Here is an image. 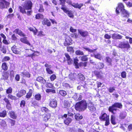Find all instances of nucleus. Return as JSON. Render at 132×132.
<instances>
[{
  "mask_svg": "<svg viewBox=\"0 0 132 132\" xmlns=\"http://www.w3.org/2000/svg\"><path fill=\"white\" fill-rule=\"evenodd\" d=\"M116 11L117 14H119L120 12L122 17V20L125 21L126 20L125 18H127L129 16L128 12L125 9L124 5L122 3H119L118 4V7L117 8Z\"/></svg>",
  "mask_w": 132,
  "mask_h": 132,
  "instance_id": "obj_1",
  "label": "nucleus"
},
{
  "mask_svg": "<svg viewBox=\"0 0 132 132\" xmlns=\"http://www.w3.org/2000/svg\"><path fill=\"white\" fill-rule=\"evenodd\" d=\"M75 107L77 111H84L87 108V103L85 101L82 100L77 103Z\"/></svg>",
  "mask_w": 132,
  "mask_h": 132,
  "instance_id": "obj_2",
  "label": "nucleus"
},
{
  "mask_svg": "<svg viewBox=\"0 0 132 132\" xmlns=\"http://www.w3.org/2000/svg\"><path fill=\"white\" fill-rule=\"evenodd\" d=\"M118 46V47L122 49L125 52H129L130 50V46L128 41L120 42Z\"/></svg>",
  "mask_w": 132,
  "mask_h": 132,
  "instance_id": "obj_3",
  "label": "nucleus"
},
{
  "mask_svg": "<svg viewBox=\"0 0 132 132\" xmlns=\"http://www.w3.org/2000/svg\"><path fill=\"white\" fill-rule=\"evenodd\" d=\"M121 104L119 103H115L111 106L109 107V110L112 113L115 114L116 113L117 108L121 109L122 107Z\"/></svg>",
  "mask_w": 132,
  "mask_h": 132,
  "instance_id": "obj_4",
  "label": "nucleus"
},
{
  "mask_svg": "<svg viewBox=\"0 0 132 132\" xmlns=\"http://www.w3.org/2000/svg\"><path fill=\"white\" fill-rule=\"evenodd\" d=\"M23 5V7L26 10H28L27 12V15H31L32 12V11L31 10V8L32 6V2L30 1H25Z\"/></svg>",
  "mask_w": 132,
  "mask_h": 132,
  "instance_id": "obj_5",
  "label": "nucleus"
},
{
  "mask_svg": "<svg viewBox=\"0 0 132 132\" xmlns=\"http://www.w3.org/2000/svg\"><path fill=\"white\" fill-rule=\"evenodd\" d=\"M83 48L86 50V51H88L89 52L92 53L94 54V57L96 58L97 59L101 60L102 58L101 55L99 53H96L95 52V51L96 49H94V50H91L86 47H83Z\"/></svg>",
  "mask_w": 132,
  "mask_h": 132,
  "instance_id": "obj_6",
  "label": "nucleus"
},
{
  "mask_svg": "<svg viewBox=\"0 0 132 132\" xmlns=\"http://www.w3.org/2000/svg\"><path fill=\"white\" fill-rule=\"evenodd\" d=\"M25 55L26 57L29 56L31 57L32 59L35 56H38V55L36 54V52L33 51L31 48L29 49H26Z\"/></svg>",
  "mask_w": 132,
  "mask_h": 132,
  "instance_id": "obj_7",
  "label": "nucleus"
},
{
  "mask_svg": "<svg viewBox=\"0 0 132 132\" xmlns=\"http://www.w3.org/2000/svg\"><path fill=\"white\" fill-rule=\"evenodd\" d=\"M66 2L69 5H71L75 8H78L79 9H80L81 7L83 5L82 3L79 4L78 3H72L70 0H67L66 1Z\"/></svg>",
  "mask_w": 132,
  "mask_h": 132,
  "instance_id": "obj_8",
  "label": "nucleus"
},
{
  "mask_svg": "<svg viewBox=\"0 0 132 132\" xmlns=\"http://www.w3.org/2000/svg\"><path fill=\"white\" fill-rule=\"evenodd\" d=\"M78 34L84 38L87 36L88 34V33L87 31L81 29H78Z\"/></svg>",
  "mask_w": 132,
  "mask_h": 132,
  "instance_id": "obj_9",
  "label": "nucleus"
},
{
  "mask_svg": "<svg viewBox=\"0 0 132 132\" xmlns=\"http://www.w3.org/2000/svg\"><path fill=\"white\" fill-rule=\"evenodd\" d=\"M10 4V3L5 0H1L0 2V6L2 8H7Z\"/></svg>",
  "mask_w": 132,
  "mask_h": 132,
  "instance_id": "obj_10",
  "label": "nucleus"
},
{
  "mask_svg": "<svg viewBox=\"0 0 132 132\" xmlns=\"http://www.w3.org/2000/svg\"><path fill=\"white\" fill-rule=\"evenodd\" d=\"M61 9L63 10L65 13H67L70 17L73 18L74 17V15L71 11H69L67 9L66 7H62L61 8Z\"/></svg>",
  "mask_w": 132,
  "mask_h": 132,
  "instance_id": "obj_11",
  "label": "nucleus"
},
{
  "mask_svg": "<svg viewBox=\"0 0 132 132\" xmlns=\"http://www.w3.org/2000/svg\"><path fill=\"white\" fill-rule=\"evenodd\" d=\"M88 108L90 111L92 112L95 111L96 108L94 104L92 102H89L88 103Z\"/></svg>",
  "mask_w": 132,
  "mask_h": 132,
  "instance_id": "obj_12",
  "label": "nucleus"
},
{
  "mask_svg": "<svg viewBox=\"0 0 132 132\" xmlns=\"http://www.w3.org/2000/svg\"><path fill=\"white\" fill-rule=\"evenodd\" d=\"M109 116L105 113H102L101 116L99 117L101 121H104L109 119Z\"/></svg>",
  "mask_w": 132,
  "mask_h": 132,
  "instance_id": "obj_13",
  "label": "nucleus"
},
{
  "mask_svg": "<svg viewBox=\"0 0 132 132\" xmlns=\"http://www.w3.org/2000/svg\"><path fill=\"white\" fill-rule=\"evenodd\" d=\"M12 50L13 52L16 54H20L21 53L20 50L17 48L16 46L14 45L12 47Z\"/></svg>",
  "mask_w": 132,
  "mask_h": 132,
  "instance_id": "obj_14",
  "label": "nucleus"
},
{
  "mask_svg": "<svg viewBox=\"0 0 132 132\" xmlns=\"http://www.w3.org/2000/svg\"><path fill=\"white\" fill-rule=\"evenodd\" d=\"M57 102L55 99H53L51 100L49 104L50 106L53 108H55L57 106Z\"/></svg>",
  "mask_w": 132,
  "mask_h": 132,
  "instance_id": "obj_15",
  "label": "nucleus"
},
{
  "mask_svg": "<svg viewBox=\"0 0 132 132\" xmlns=\"http://www.w3.org/2000/svg\"><path fill=\"white\" fill-rule=\"evenodd\" d=\"M20 40L21 42L28 45L31 47H32V45L30 44L28 41L26 37L21 38L20 39Z\"/></svg>",
  "mask_w": 132,
  "mask_h": 132,
  "instance_id": "obj_16",
  "label": "nucleus"
},
{
  "mask_svg": "<svg viewBox=\"0 0 132 132\" xmlns=\"http://www.w3.org/2000/svg\"><path fill=\"white\" fill-rule=\"evenodd\" d=\"M42 24L43 25H46L48 26H51V23L50 21L46 18H44L42 21Z\"/></svg>",
  "mask_w": 132,
  "mask_h": 132,
  "instance_id": "obj_17",
  "label": "nucleus"
},
{
  "mask_svg": "<svg viewBox=\"0 0 132 132\" xmlns=\"http://www.w3.org/2000/svg\"><path fill=\"white\" fill-rule=\"evenodd\" d=\"M26 93V91L24 90H22L18 92L17 94V96L19 97L22 96L24 95Z\"/></svg>",
  "mask_w": 132,
  "mask_h": 132,
  "instance_id": "obj_18",
  "label": "nucleus"
},
{
  "mask_svg": "<svg viewBox=\"0 0 132 132\" xmlns=\"http://www.w3.org/2000/svg\"><path fill=\"white\" fill-rule=\"evenodd\" d=\"M112 37L114 39H121L122 38V36L120 35L114 34L112 35Z\"/></svg>",
  "mask_w": 132,
  "mask_h": 132,
  "instance_id": "obj_19",
  "label": "nucleus"
},
{
  "mask_svg": "<svg viewBox=\"0 0 132 132\" xmlns=\"http://www.w3.org/2000/svg\"><path fill=\"white\" fill-rule=\"evenodd\" d=\"M73 98L76 101H80L81 99V96L80 95H78L77 94H75L73 95Z\"/></svg>",
  "mask_w": 132,
  "mask_h": 132,
  "instance_id": "obj_20",
  "label": "nucleus"
},
{
  "mask_svg": "<svg viewBox=\"0 0 132 132\" xmlns=\"http://www.w3.org/2000/svg\"><path fill=\"white\" fill-rule=\"evenodd\" d=\"M37 80L43 84H44L46 82V80L40 77H39L37 78Z\"/></svg>",
  "mask_w": 132,
  "mask_h": 132,
  "instance_id": "obj_21",
  "label": "nucleus"
},
{
  "mask_svg": "<svg viewBox=\"0 0 132 132\" xmlns=\"http://www.w3.org/2000/svg\"><path fill=\"white\" fill-rule=\"evenodd\" d=\"M14 32L16 34H18L21 36L24 37L25 36V35L21 30L18 29H16L14 31Z\"/></svg>",
  "mask_w": 132,
  "mask_h": 132,
  "instance_id": "obj_22",
  "label": "nucleus"
},
{
  "mask_svg": "<svg viewBox=\"0 0 132 132\" xmlns=\"http://www.w3.org/2000/svg\"><path fill=\"white\" fill-rule=\"evenodd\" d=\"M9 76V73L8 71L5 72H4L2 75L1 79L4 80H6L7 79Z\"/></svg>",
  "mask_w": 132,
  "mask_h": 132,
  "instance_id": "obj_23",
  "label": "nucleus"
},
{
  "mask_svg": "<svg viewBox=\"0 0 132 132\" xmlns=\"http://www.w3.org/2000/svg\"><path fill=\"white\" fill-rule=\"evenodd\" d=\"M65 55L67 59L68 64H70L72 63L73 61L71 59L70 57L69 54L67 53H65Z\"/></svg>",
  "mask_w": 132,
  "mask_h": 132,
  "instance_id": "obj_24",
  "label": "nucleus"
},
{
  "mask_svg": "<svg viewBox=\"0 0 132 132\" xmlns=\"http://www.w3.org/2000/svg\"><path fill=\"white\" fill-rule=\"evenodd\" d=\"M21 76L23 77H30V75L29 73L26 70L24 71L23 72L21 73Z\"/></svg>",
  "mask_w": 132,
  "mask_h": 132,
  "instance_id": "obj_25",
  "label": "nucleus"
},
{
  "mask_svg": "<svg viewBox=\"0 0 132 132\" xmlns=\"http://www.w3.org/2000/svg\"><path fill=\"white\" fill-rule=\"evenodd\" d=\"M76 73L70 74L69 76V79L73 81L76 78Z\"/></svg>",
  "mask_w": 132,
  "mask_h": 132,
  "instance_id": "obj_26",
  "label": "nucleus"
},
{
  "mask_svg": "<svg viewBox=\"0 0 132 132\" xmlns=\"http://www.w3.org/2000/svg\"><path fill=\"white\" fill-rule=\"evenodd\" d=\"M51 114L49 113L46 114L43 116V120L44 121H46L50 118Z\"/></svg>",
  "mask_w": 132,
  "mask_h": 132,
  "instance_id": "obj_27",
  "label": "nucleus"
},
{
  "mask_svg": "<svg viewBox=\"0 0 132 132\" xmlns=\"http://www.w3.org/2000/svg\"><path fill=\"white\" fill-rule=\"evenodd\" d=\"M127 116V113L126 112H123L120 113L119 118L121 119H125Z\"/></svg>",
  "mask_w": 132,
  "mask_h": 132,
  "instance_id": "obj_28",
  "label": "nucleus"
},
{
  "mask_svg": "<svg viewBox=\"0 0 132 132\" xmlns=\"http://www.w3.org/2000/svg\"><path fill=\"white\" fill-rule=\"evenodd\" d=\"M0 125L1 127L4 129H6L7 127L6 122L4 120H2L1 122Z\"/></svg>",
  "mask_w": 132,
  "mask_h": 132,
  "instance_id": "obj_29",
  "label": "nucleus"
},
{
  "mask_svg": "<svg viewBox=\"0 0 132 132\" xmlns=\"http://www.w3.org/2000/svg\"><path fill=\"white\" fill-rule=\"evenodd\" d=\"M96 66V68L97 69H101L104 67V64L102 63L99 62L97 64Z\"/></svg>",
  "mask_w": 132,
  "mask_h": 132,
  "instance_id": "obj_30",
  "label": "nucleus"
},
{
  "mask_svg": "<svg viewBox=\"0 0 132 132\" xmlns=\"http://www.w3.org/2000/svg\"><path fill=\"white\" fill-rule=\"evenodd\" d=\"M29 30L34 33V35H36L37 33V30L36 28H32L30 27Z\"/></svg>",
  "mask_w": 132,
  "mask_h": 132,
  "instance_id": "obj_31",
  "label": "nucleus"
},
{
  "mask_svg": "<svg viewBox=\"0 0 132 132\" xmlns=\"http://www.w3.org/2000/svg\"><path fill=\"white\" fill-rule=\"evenodd\" d=\"M19 9L20 11L23 14H27V12H26L25 10H26L25 8L23 6H20L19 7Z\"/></svg>",
  "mask_w": 132,
  "mask_h": 132,
  "instance_id": "obj_32",
  "label": "nucleus"
},
{
  "mask_svg": "<svg viewBox=\"0 0 132 132\" xmlns=\"http://www.w3.org/2000/svg\"><path fill=\"white\" fill-rule=\"evenodd\" d=\"M111 120L112 124L114 125L116 124V123L115 121V117L113 115L111 116Z\"/></svg>",
  "mask_w": 132,
  "mask_h": 132,
  "instance_id": "obj_33",
  "label": "nucleus"
},
{
  "mask_svg": "<svg viewBox=\"0 0 132 132\" xmlns=\"http://www.w3.org/2000/svg\"><path fill=\"white\" fill-rule=\"evenodd\" d=\"M44 16L43 15L40 13L37 14L36 15L35 18L36 19H42L43 18Z\"/></svg>",
  "mask_w": 132,
  "mask_h": 132,
  "instance_id": "obj_34",
  "label": "nucleus"
},
{
  "mask_svg": "<svg viewBox=\"0 0 132 132\" xmlns=\"http://www.w3.org/2000/svg\"><path fill=\"white\" fill-rule=\"evenodd\" d=\"M72 121L71 119L70 118H68L64 121L65 124L68 125Z\"/></svg>",
  "mask_w": 132,
  "mask_h": 132,
  "instance_id": "obj_35",
  "label": "nucleus"
},
{
  "mask_svg": "<svg viewBox=\"0 0 132 132\" xmlns=\"http://www.w3.org/2000/svg\"><path fill=\"white\" fill-rule=\"evenodd\" d=\"M11 117L13 119H15L16 117V116L13 111H11L10 112Z\"/></svg>",
  "mask_w": 132,
  "mask_h": 132,
  "instance_id": "obj_36",
  "label": "nucleus"
},
{
  "mask_svg": "<svg viewBox=\"0 0 132 132\" xmlns=\"http://www.w3.org/2000/svg\"><path fill=\"white\" fill-rule=\"evenodd\" d=\"M7 114L6 111L4 110L0 112V117H5Z\"/></svg>",
  "mask_w": 132,
  "mask_h": 132,
  "instance_id": "obj_37",
  "label": "nucleus"
},
{
  "mask_svg": "<svg viewBox=\"0 0 132 132\" xmlns=\"http://www.w3.org/2000/svg\"><path fill=\"white\" fill-rule=\"evenodd\" d=\"M126 5L129 7H132V0H130L129 1L125 2Z\"/></svg>",
  "mask_w": 132,
  "mask_h": 132,
  "instance_id": "obj_38",
  "label": "nucleus"
},
{
  "mask_svg": "<svg viewBox=\"0 0 132 132\" xmlns=\"http://www.w3.org/2000/svg\"><path fill=\"white\" fill-rule=\"evenodd\" d=\"M2 68L5 71L7 69L8 67L6 63H3L2 65Z\"/></svg>",
  "mask_w": 132,
  "mask_h": 132,
  "instance_id": "obj_39",
  "label": "nucleus"
},
{
  "mask_svg": "<svg viewBox=\"0 0 132 132\" xmlns=\"http://www.w3.org/2000/svg\"><path fill=\"white\" fill-rule=\"evenodd\" d=\"M32 90H30L29 92L27 94L26 96V97L27 98H29L32 96Z\"/></svg>",
  "mask_w": 132,
  "mask_h": 132,
  "instance_id": "obj_40",
  "label": "nucleus"
},
{
  "mask_svg": "<svg viewBox=\"0 0 132 132\" xmlns=\"http://www.w3.org/2000/svg\"><path fill=\"white\" fill-rule=\"evenodd\" d=\"M63 105L64 108H67L70 106V104L68 101H65L64 102Z\"/></svg>",
  "mask_w": 132,
  "mask_h": 132,
  "instance_id": "obj_41",
  "label": "nucleus"
},
{
  "mask_svg": "<svg viewBox=\"0 0 132 132\" xmlns=\"http://www.w3.org/2000/svg\"><path fill=\"white\" fill-rule=\"evenodd\" d=\"M59 93L60 94L63 96H65L67 94L66 91L63 90H60Z\"/></svg>",
  "mask_w": 132,
  "mask_h": 132,
  "instance_id": "obj_42",
  "label": "nucleus"
},
{
  "mask_svg": "<svg viewBox=\"0 0 132 132\" xmlns=\"http://www.w3.org/2000/svg\"><path fill=\"white\" fill-rule=\"evenodd\" d=\"M41 111L43 112L48 113L50 111L46 108L45 107H42L41 108Z\"/></svg>",
  "mask_w": 132,
  "mask_h": 132,
  "instance_id": "obj_43",
  "label": "nucleus"
},
{
  "mask_svg": "<svg viewBox=\"0 0 132 132\" xmlns=\"http://www.w3.org/2000/svg\"><path fill=\"white\" fill-rule=\"evenodd\" d=\"M45 86L48 88H53V85L50 82H47L45 85Z\"/></svg>",
  "mask_w": 132,
  "mask_h": 132,
  "instance_id": "obj_44",
  "label": "nucleus"
},
{
  "mask_svg": "<svg viewBox=\"0 0 132 132\" xmlns=\"http://www.w3.org/2000/svg\"><path fill=\"white\" fill-rule=\"evenodd\" d=\"M8 97L9 98H10L12 100H16L17 99V97L13 96L11 94H9L8 95Z\"/></svg>",
  "mask_w": 132,
  "mask_h": 132,
  "instance_id": "obj_45",
  "label": "nucleus"
},
{
  "mask_svg": "<svg viewBox=\"0 0 132 132\" xmlns=\"http://www.w3.org/2000/svg\"><path fill=\"white\" fill-rule=\"evenodd\" d=\"M78 77L81 80H84L85 79L84 76L81 73L78 74Z\"/></svg>",
  "mask_w": 132,
  "mask_h": 132,
  "instance_id": "obj_46",
  "label": "nucleus"
},
{
  "mask_svg": "<svg viewBox=\"0 0 132 132\" xmlns=\"http://www.w3.org/2000/svg\"><path fill=\"white\" fill-rule=\"evenodd\" d=\"M41 96L39 94H38L35 96V99L37 100H41Z\"/></svg>",
  "mask_w": 132,
  "mask_h": 132,
  "instance_id": "obj_47",
  "label": "nucleus"
},
{
  "mask_svg": "<svg viewBox=\"0 0 132 132\" xmlns=\"http://www.w3.org/2000/svg\"><path fill=\"white\" fill-rule=\"evenodd\" d=\"M51 68H46V71L47 73L49 74H51L53 73V72L51 69Z\"/></svg>",
  "mask_w": 132,
  "mask_h": 132,
  "instance_id": "obj_48",
  "label": "nucleus"
},
{
  "mask_svg": "<svg viewBox=\"0 0 132 132\" xmlns=\"http://www.w3.org/2000/svg\"><path fill=\"white\" fill-rule=\"evenodd\" d=\"M78 60L77 58H75L74 60V63L75 64V65L76 66V68H78Z\"/></svg>",
  "mask_w": 132,
  "mask_h": 132,
  "instance_id": "obj_49",
  "label": "nucleus"
},
{
  "mask_svg": "<svg viewBox=\"0 0 132 132\" xmlns=\"http://www.w3.org/2000/svg\"><path fill=\"white\" fill-rule=\"evenodd\" d=\"M106 62L109 63V64L110 65H111V62L112 61V59L108 57H106Z\"/></svg>",
  "mask_w": 132,
  "mask_h": 132,
  "instance_id": "obj_50",
  "label": "nucleus"
},
{
  "mask_svg": "<svg viewBox=\"0 0 132 132\" xmlns=\"http://www.w3.org/2000/svg\"><path fill=\"white\" fill-rule=\"evenodd\" d=\"M75 53L77 55H82L84 54L83 52L80 50L76 51L75 52Z\"/></svg>",
  "mask_w": 132,
  "mask_h": 132,
  "instance_id": "obj_51",
  "label": "nucleus"
},
{
  "mask_svg": "<svg viewBox=\"0 0 132 132\" xmlns=\"http://www.w3.org/2000/svg\"><path fill=\"white\" fill-rule=\"evenodd\" d=\"M37 35L40 37H42L44 36L45 34L43 31H41L38 32Z\"/></svg>",
  "mask_w": 132,
  "mask_h": 132,
  "instance_id": "obj_52",
  "label": "nucleus"
},
{
  "mask_svg": "<svg viewBox=\"0 0 132 132\" xmlns=\"http://www.w3.org/2000/svg\"><path fill=\"white\" fill-rule=\"evenodd\" d=\"M88 58L87 57V55H84L82 56L81 57V60L83 61H87Z\"/></svg>",
  "mask_w": 132,
  "mask_h": 132,
  "instance_id": "obj_53",
  "label": "nucleus"
},
{
  "mask_svg": "<svg viewBox=\"0 0 132 132\" xmlns=\"http://www.w3.org/2000/svg\"><path fill=\"white\" fill-rule=\"evenodd\" d=\"M12 88L10 87L8 88L6 90V93L7 94H9L12 92Z\"/></svg>",
  "mask_w": 132,
  "mask_h": 132,
  "instance_id": "obj_54",
  "label": "nucleus"
},
{
  "mask_svg": "<svg viewBox=\"0 0 132 132\" xmlns=\"http://www.w3.org/2000/svg\"><path fill=\"white\" fill-rule=\"evenodd\" d=\"M39 7L40 8L39 10V11L40 12H43L44 9H43V5L41 4L40 5Z\"/></svg>",
  "mask_w": 132,
  "mask_h": 132,
  "instance_id": "obj_55",
  "label": "nucleus"
},
{
  "mask_svg": "<svg viewBox=\"0 0 132 132\" xmlns=\"http://www.w3.org/2000/svg\"><path fill=\"white\" fill-rule=\"evenodd\" d=\"M56 78V76L55 74H53L50 77V79L51 81H53Z\"/></svg>",
  "mask_w": 132,
  "mask_h": 132,
  "instance_id": "obj_56",
  "label": "nucleus"
},
{
  "mask_svg": "<svg viewBox=\"0 0 132 132\" xmlns=\"http://www.w3.org/2000/svg\"><path fill=\"white\" fill-rule=\"evenodd\" d=\"M126 73L125 71H123L121 74V77L123 78H126Z\"/></svg>",
  "mask_w": 132,
  "mask_h": 132,
  "instance_id": "obj_57",
  "label": "nucleus"
},
{
  "mask_svg": "<svg viewBox=\"0 0 132 132\" xmlns=\"http://www.w3.org/2000/svg\"><path fill=\"white\" fill-rule=\"evenodd\" d=\"M63 86L64 87L67 88H70L71 87L70 85L69 84L67 83H65L63 84Z\"/></svg>",
  "mask_w": 132,
  "mask_h": 132,
  "instance_id": "obj_58",
  "label": "nucleus"
},
{
  "mask_svg": "<svg viewBox=\"0 0 132 132\" xmlns=\"http://www.w3.org/2000/svg\"><path fill=\"white\" fill-rule=\"evenodd\" d=\"M115 90L114 88L113 87H110L108 89L109 92L110 93L113 92Z\"/></svg>",
  "mask_w": 132,
  "mask_h": 132,
  "instance_id": "obj_59",
  "label": "nucleus"
},
{
  "mask_svg": "<svg viewBox=\"0 0 132 132\" xmlns=\"http://www.w3.org/2000/svg\"><path fill=\"white\" fill-rule=\"evenodd\" d=\"M2 52L3 53H5L6 52V48L5 46H3L1 49Z\"/></svg>",
  "mask_w": 132,
  "mask_h": 132,
  "instance_id": "obj_60",
  "label": "nucleus"
},
{
  "mask_svg": "<svg viewBox=\"0 0 132 132\" xmlns=\"http://www.w3.org/2000/svg\"><path fill=\"white\" fill-rule=\"evenodd\" d=\"M46 92L47 93H49L52 92L53 93H55V90L53 89H47L46 90Z\"/></svg>",
  "mask_w": 132,
  "mask_h": 132,
  "instance_id": "obj_61",
  "label": "nucleus"
},
{
  "mask_svg": "<svg viewBox=\"0 0 132 132\" xmlns=\"http://www.w3.org/2000/svg\"><path fill=\"white\" fill-rule=\"evenodd\" d=\"M25 102L24 100L21 101L20 103V106L21 107H23L25 106Z\"/></svg>",
  "mask_w": 132,
  "mask_h": 132,
  "instance_id": "obj_62",
  "label": "nucleus"
},
{
  "mask_svg": "<svg viewBox=\"0 0 132 132\" xmlns=\"http://www.w3.org/2000/svg\"><path fill=\"white\" fill-rule=\"evenodd\" d=\"M3 42L4 44L6 45H8L10 43L9 41H8L6 40V39H3Z\"/></svg>",
  "mask_w": 132,
  "mask_h": 132,
  "instance_id": "obj_63",
  "label": "nucleus"
},
{
  "mask_svg": "<svg viewBox=\"0 0 132 132\" xmlns=\"http://www.w3.org/2000/svg\"><path fill=\"white\" fill-rule=\"evenodd\" d=\"M70 31L72 32H75L76 31V29H74L72 27H71L70 28Z\"/></svg>",
  "mask_w": 132,
  "mask_h": 132,
  "instance_id": "obj_64",
  "label": "nucleus"
}]
</instances>
